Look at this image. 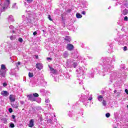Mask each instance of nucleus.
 Segmentation results:
<instances>
[{"instance_id": "19", "label": "nucleus", "mask_w": 128, "mask_h": 128, "mask_svg": "<svg viewBox=\"0 0 128 128\" xmlns=\"http://www.w3.org/2000/svg\"><path fill=\"white\" fill-rule=\"evenodd\" d=\"M12 8H16V10L18 9V6H16V4H14L12 6Z\"/></svg>"}, {"instance_id": "58", "label": "nucleus", "mask_w": 128, "mask_h": 128, "mask_svg": "<svg viewBox=\"0 0 128 128\" xmlns=\"http://www.w3.org/2000/svg\"><path fill=\"white\" fill-rule=\"evenodd\" d=\"M0 6H1V5L0 4Z\"/></svg>"}, {"instance_id": "6", "label": "nucleus", "mask_w": 128, "mask_h": 128, "mask_svg": "<svg viewBox=\"0 0 128 128\" xmlns=\"http://www.w3.org/2000/svg\"><path fill=\"white\" fill-rule=\"evenodd\" d=\"M28 98L29 100H30L31 102H36V98L34 97V96L32 94H29L28 95Z\"/></svg>"}, {"instance_id": "54", "label": "nucleus", "mask_w": 128, "mask_h": 128, "mask_svg": "<svg viewBox=\"0 0 128 128\" xmlns=\"http://www.w3.org/2000/svg\"><path fill=\"white\" fill-rule=\"evenodd\" d=\"M70 114H72V112H70Z\"/></svg>"}, {"instance_id": "39", "label": "nucleus", "mask_w": 128, "mask_h": 128, "mask_svg": "<svg viewBox=\"0 0 128 128\" xmlns=\"http://www.w3.org/2000/svg\"><path fill=\"white\" fill-rule=\"evenodd\" d=\"M37 32H34V33H33V34L34 35V36H36V34H37Z\"/></svg>"}, {"instance_id": "55", "label": "nucleus", "mask_w": 128, "mask_h": 128, "mask_svg": "<svg viewBox=\"0 0 128 128\" xmlns=\"http://www.w3.org/2000/svg\"><path fill=\"white\" fill-rule=\"evenodd\" d=\"M70 114H72V112H70Z\"/></svg>"}, {"instance_id": "21", "label": "nucleus", "mask_w": 128, "mask_h": 128, "mask_svg": "<svg viewBox=\"0 0 128 128\" xmlns=\"http://www.w3.org/2000/svg\"><path fill=\"white\" fill-rule=\"evenodd\" d=\"M28 76H29V78H32L34 76V74L31 73V72H29L28 73Z\"/></svg>"}, {"instance_id": "49", "label": "nucleus", "mask_w": 128, "mask_h": 128, "mask_svg": "<svg viewBox=\"0 0 128 128\" xmlns=\"http://www.w3.org/2000/svg\"><path fill=\"white\" fill-rule=\"evenodd\" d=\"M68 116H70V118H72V115H70V114H68Z\"/></svg>"}, {"instance_id": "31", "label": "nucleus", "mask_w": 128, "mask_h": 128, "mask_svg": "<svg viewBox=\"0 0 128 128\" xmlns=\"http://www.w3.org/2000/svg\"><path fill=\"white\" fill-rule=\"evenodd\" d=\"M7 86H8V84H6V82L3 83V86L6 87Z\"/></svg>"}, {"instance_id": "33", "label": "nucleus", "mask_w": 128, "mask_h": 128, "mask_svg": "<svg viewBox=\"0 0 128 128\" xmlns=\"http://www.w3.org/2000/svg\"><path fill=\"white\" fill-rule=\"evenodd\" d=\"M48 20H52V18H50V15L48 16Z\"/></svg>"}, {"instance_id": "37", "label": "nucleus", "mask_w": 128, "mask_h": 128, "mask_svg": "<svg viewBox=\"0 0 128 128\" xmlns=\"http://www.w3.org/2000/svg\"><path fill=\"white\" fill-rule=\"evenodd\" d=\"M22 18L24 20H26V16H22Z\"/></svg>"}, {"instance_id": "42", "label": "nucleus", "mask_w": 128, "mask_h": 128, "mask_svg": "<svg viewBox=\"0 0 128 128\" xmlns=\"http://www.w3.org/2000/svg\"><path fill=\"white\" fill-rule=\"evenodd\" d=\"M82 14H86V11H82Z\"/></svg>"}, {"instance_id": "15", "label": "nucleus", "mask_w": 128, "mask_h": 128, "mask_svg": "<svg viewBox=\"0 0 128 128\" xmlns=\"http://www.w3.org/2000/svg\"><path fill=\"white\" fill-rule=\"evenodd\" d=\"M64 40H66V42H69L71 40L70 37L68 36H66V38H64Z\"/></svg>"}, {"instance_id": "34", "label": "nucleus", "mask_w": 128, "mask_h": 128, "mask_svg": "<svg viewBox=\"0 0 128 128\" xmlns=\"http://www.w3.org/2000/svg\"><path fill=\"white\" fill-rule=\"evenodd\" d=\"M128 50V47L126 46H124V50L126 51Z\"/></svg>"}, {"instance_id": "28", "label": "nucleus", "mask_w": 128, "mask_h": 128, "mask_svg": "<svg viewBox=\"0 0 128 128\" xmlns=\"http://www.w3.org/2000/svg\"><path fill=\"white\" fill-rule=\"evenodd\" d=\"M124 22H128V16H126L124 18Z\"/></svg>"}, {"instance_id": "14", "label": "nucleus", "mask_w": 128, "mask_h": 128, "mask_svg": "<svg viewBox=\"0 0 128 128\" xmlns=\"http://www.w3.org/2000/svg\"><path fill=\"white\" fill-rule=\"evenodd\" d=\"M76 18H82V16L80 13H76Z\"/></svg>"}, {"instance_id": "45", "label": "nucleus", "mask_w": 128, "mask_h": 128, "mask_svg": "<svg viewBox=\"0 0 128 128\" xmlns=\"http://www.w3.org/2000/svg\"><path fill=\"white\" fill-rule=\"evenodd\" d=\"M40 122H42V120H44V119L42 117L40 118Z\"/></svg>"}, {"instance_id": "18", "label": "nucleus", "mask_w": 128, "mask_h": 128, "mask_svg": "<svg viewBox=\"0 0 128 128\" xmlns=\"http://www.w3.org/2000/svg\"><path fill=\"white\" fill-rule=\"evenodd\" d=\"M98 100H99V102H102V96H98Z\"/></svg>"}, {"instance_id": "2", "label": "nucleus", "mask_w": 128, "mask_h": 128, "mask_svg": "<svg viewBox=\"0 0 128 128\" xmlns=\"http://www.w3.org/2000/svg\"><path fill=\"white\" fill-rule=\"evenodd\" d=\"M8 72V68L6 67V65L2 64L1 65V68H0V76L4 78L6 74Z\"/></svg>"}, {"instance_id": "48", "label": "nucleus", "mask_w": 128, "mask_h": 128, "mask_svg": "<svg viewBox=\"0 0 128 128\" xmlns=\"http://www.w3.org/2000/svg\"><path fill=\"white\" fill-rule=\"evenodd\" d=\"M102 76H106V74H102Z\"/></svg>"}, {"instance_id": "9", "label": "nucleus", "mask_w": 128, "mask_h": 128, "mask_svg": "<svg viewBox=\"0 0 128 128\" xmlns=\"http://www.w3.org/2000/svg\"><path fill=\"white\" fill-rule=\"evenodd\" d=\"M0 94H2V96H8L10 94V93H8V91L3 90L1 92Z\"/></svg>"}, {"instance_id": "10", "label": "nucleus", "mask_w": 128, "mask_h": 128, "mask_svg": "<svg viewBox=\"0 0 128 128\" xmlns=\"http://www.w3.org/2000/svg\"><path fill=\"white\" fill-rule=\"evenodd\" d=\"M8 20L9 22H14V19L12 16L10 15L8 16Z\"/></svg>"}, {"instance_id": "35", "label": "nucleus", "mask_w": 128, "mask_h": 128, "mask_svg": "<svg viewBox=\"0 0 128 128\" xmlns=\"http://www.w3.org/2000/svg\"><path fill=\"white\" fill-rule=\"evenodd\" d=\"M20 104H24V101H20Z\"/></svg>"}, {"instance_id": "4", "label": "nucleus", "mask_w": 128, "mask_h": 128, "mask_svg": "<svg viewBox=\"0 0 128 128\" xmlns=\"http://www.w3.org/2000/svg\"><path fill=\"white\" fill-rule=\"evenodd\" d=\"M78 75L77 76H82L84 74V67H80L78 70H76Z\"/></svg>"}, {"instance_id": "1", "label": "nucleus", "mask_w": 128, "mask_h": 128, "mask_svg": "<svg viewBox=\"0 0 128 128\" xmlns=\"http://www.w3.org/2000/svg\"><path fill=\"white\" fill-rule=\"evenodd\" d=\"M104 64H105V66L103 68V72H110V70H112V68H114V66H110L112 64V60L110 58H105Z\"/></svg>"}, {"instance_id": "17", "label": "nucleus", "mask_w": 128, "mask_h": 128, "mask_svg": "<svg viewBox=\"0 0 128 128\" xmlns=\"http://www.w3.org/2000/svg\"><path fill=\"white\" fill-rule=\"evenodd\" d=\"M10 40H16V36H12L10 37Z\"/></svg>"}, {"instance_id": "56", "label": "nucleus", "mask_w": 128, "mask_h": 128, "mask_svg": "<svg viewBox=\"0 0 128 128\" xmlns=\"http://www.w3.org/2000/svg\"><path fill=\"white\" fill-rule=\"evenodd\" d=\"M42 92H44V90H42Z\"/></svg>"}, {"instance_id": "36", "label": "nucleus", "mask_w": 128, "mask_h": 128, "mask_svg": "<svg viewBox=\"0 0 128 128\" xmlns=\"http://www.w3.org/2000/svg\"><path fill=\"white\" fill-rule=\"evenodd\" d=\"M88 100H92V95L90 96Z\"/></svg>"}, {"instance_id": "20", "label": "nucleus", "mask_w": 128, "mask_h": 128, "mask_svg": "<svg viewBox=\"0 0 128 128\" xmlns=\"http://www.w3.org/2000/svg\"><path fill=\"white\" fill-rule=\"evenodd\" d=\"M64 58H68V52H65L64 54Z\"/></svg>"}, {"instance_id": "51", "label": "nucleus", "mask_w": 128, "mask_h": 128, "mask_svg": "<svg viewBox=\"0 0 128 128\" xmlns=\"http://www.w3.org/2000/svg\"><path fill=\"white\" fill-rule=\"evenodd\" d=\"M38 58V56H36V58Z\"/></svg>"}, {"instance_id": "50", "label": "nucleus", "mask_w": 128, "mask_h": 128, "mask_svg": "<svg viewBox=\"0 0 128 128\" xmlns=\"http://www.w3.org/2000/svg\"><path fill=\"white\" fill-rule=\"evenodd\" d=\"M114 94H116V90H115L114 91Z\"/></svg>"}, {"instance_id": "52", "label": "nucleus", "mask_w": 128, "mask_h": 128, "mask_svg": "<svg viewBox=\"0 0 128 128\" xmlns=\"http://www.w3.org/2000/svg\"><path fill=\"white\" fill-rule=\"evenodd\" d=\"M12 32H14V30H13V31H12Z\"/></svg>"}, {"instance_id": "16", "label": "nucleus", "mask_w": 128, "mask_h": 128, "mask_svg": "<svg viewBox=\"0 0 128 128\" xmlns=\"http://www.w3.org/2000/svg\"><path fill=\"white\" fill-rule=\"evenodd\" d=\"M122 14H124V16H126V14H128V10L125 9L122 12Z\"/></svg>"}, {"instance_id": "47", "label": "nucleus", "mask_w": 128, "mask_h": 128, "mask_svg": "<svg viewBox=\"0 0 128 128\" xmlns=\"http://www.w3.org/2000/svg\"><path fill=\"white\" fill-rule=\"evenodd\" d=\"M79 84H82V82H80Z\"/></svg>"}, {"instance_id": "22", "label": "nucleus", "mask_w": 128, "mask_h": 128, "mask_svg": "<svg viewBox=\"0 0 128 128\" xmlns=\"http://www.w3.org/2000/svg\"><path fill=\"white\" fill-rule=\"evenodd\" d=\"M10 128H14V123L12 122H10Z\"/></svg>"}, {"instance_id": "41", "label": "nucleus", "mask_w": 128, "mask_h": 128, "mask_svg": "<svg viewBox=\"0 0 128 128\" xmlns=\"http://www.w3.org/2000/svg\"><path fill=\"white\" fill-rule=\"evenodd\" d=\"M12 118H13V120H16V116H14V115H12Z\"/></svg>"}, {"instance_id": "24", "label": "nucleus", "mask_w": 128, "mask_h": 128, "mask_svg": "<svg viewBox=\"0 0 128 128\" xmlns=\"http://www.w3.org/2000/svg\"><path fill=\"white\" fill-rule=\"evenodd\" d=\"M102 105L106 106V100H103V102H102Z\"/></svg>"}, {"instance_id": "7", "label": "nucleus", "mask_w": 128, "mask_h": 128, "mask_svg": "<svg viewBox=\"0 0 128 128\" xmlns=\"http://www.w3.org/2000/svg\"><path fill=\"white\" fill-rule=\"evenodd\" d=\"M9 99L10 102H16V96L13 94H10V96Z\"/></svg>"}, {"instance_id": "25", "label": "nucleus", "mask_w": 128, "mask_h": 128, "mask_svg": "<svg viewBox=\"0 0 128 128\" xmlns=\"http://www.w3.org/2000/svg\"><path fill=\"white\" fill-rule=\"evenodd\" d=\"M77 66H78V63L74 62L72 64V66H74V68H76Z\"/></svg>"}, {"instance_id": "43", "label": "nucleus", "mask_w": 128, "mask_h": 128, "mask_svg": "<svg viewBox=\"0 0 128 128\" xmlns=\"http://www.w3.org/2000/svg\"><path fill=\"white\" fill-rule=\"evenodd\" d=\"M20 62H18L17 63V64H16V66H18H18H20Z\"/></svg>"}, {"instance_id": "13", "label": "nucleus", "mask_w": 128, "mask_h": 128, "mask_svg": "<svg viewBox=\"0 0 128 128\" xmlns=\"http://www.w3.org/2000/svg\"><path fill=\"white\" fill-rule=\"evenodd\" d=\"M50 68L52 74H56V72H58V71L54 69V68L52 67H50Z\"/></svg>"}, {"instance_id": "40", "label": "nucleus", "mask_w": 128, "mask_h": 128, "mask_svg": "<svg viewBox=\"0 0 128 128\" xmlns=\"http://www.w3.org/2000/svg\"><path fill=\"white\" fill-rule=\"evenodd\" d=\"M125 92L126 94H128V89L125 90Z\"/></svg>"}, {"instance_id": "46", "label": "nucleus", "mask_w": 128, "mask_h": 128, "mask_svg": "<svg viewBox=\"0 0 128 128\" xmlns=\"http://www.w3.org/2000/svg\"><path fill=\"white\" fill-rule=\"evenodd\" d=\"M42 82H44V80H42V81L40 82V84H42Z\"/></svg>"}, {"instance_id": "27", "label": "nucleus", "mask_w": 128, "mask_h": 128, "mask_svg": "<svg viewBox=\"0 0 128 128\" xmlns=\"http://www.w3.org/2000/svg\"><path fill=\"white\" fill-rule=\"evenodd\" d=\"M28 4H30L31 2H32L33 0H26Z\"/></svg>"}, {"instance_id": "23", "label": "nucleus", "mask_w": 128, "mask_h": 128, "mask_svg": "<svg viewBox=\"0 0 128 128\" xmlns=\"http://www.w3.org/2000/svg\"><path fill=\"white\" fill-rule=\"evenodd\" d=\"M33 96L34 98H38V94L37 93H34L33 94Z\"/></svg>"}, {"instance_id": "29", "label": "nucleus", "mask_w": 128, "mask_h": 128, "mask_svg": "<svg viewBox=\"0 0 128 128\" xmlns=\"http://www.w3.org/2000/svg\"><path fill=\"white\" fill-rule=\"evenodd\" d=\"M8 110H9V112H12V108H10L8 109Z\"/></svg>"}, {"instance_id": "26", "label": "nucleus", "mask_w": 128, "mask_h": 128, "mask_svg": "<svg viewBox=\"0 0 128 128\" xmlns=\"http://www.w3.org/2000/svg\"><path fill=\"white\" fill-rule=\"evenodd\" d=\"M106 118H110V113H107L106 114Z\"/></svg>"}, {"instance_id": "5", "label": "nucleus", "mask_w": 128, "mask_h": 128, "mask_svg": "<svg viewBox=\"0 0 128 128\" xmlns=\"http://www.w3.org/2000/svg\"><path fill=\"white\" fill-rule=\"evenodd\" d=\"M34 126V120L31 119L29 122L28 126L29 128H32Z\"/></svg>"}, {"instance_id": "8", "label": "nucleus", "mask_w": 128, "mask_h": 128, "mask_svg": "<svg viewBox=\"0 0 128 128\" xmlns=\"http://www.w3.org/2000/svg\"><path fill=\"white\" fill-rule=\"evenodd\" d=\"M74 45L72 44H67L66 46V49L68 50H74Z\"/></svg>"}, {"instance_id": "38", "label": "nucleus", "mask_w": 128, "mask_h": 128, "mask_svg": "<svg viewBox=\"0 0 128 128\" xmlns=\"http://www.w3.org/2000/svg\"><path fill=\"white\" fill-rule=\"evenodd\" d=\"M9 28H10L11 30H12V28H14V26H10Z\"/></svg>"}, {"instance_id": "44", "label": "nucleus", "mask_w": 128, "mask_h": 128, "mask_svg": "<svg viewBox=\"0 0 128 128\" xmlns=\"http://www.w3.org/2000/svg\"><path fill=\"white\" fill-rule=\"evenodd\" d=\"M52 60L51 58H47V60Z\"/></svg>"}, {"instance_id": "57", "label": "nucleus", "mask_w": 128, "mask_h": 128, "mask_svg": "<svg viewBox=\"0 0 128 128\" xmlns=\"http://www.w3.org/2000/svg\"><path fill=\"white\" fill-rule=\"evenodd\" d=\"M14 122H16V120H14Z\"/></svg>"}, {"instance_id": "30", "label": "nucleus", "mask_w": 128, "mask_h": 128, "mask_svg": "<svg viewBox=\"0 0 128 128\" xmlns=\"http://www.w3.org/2000/svg\"><path fill=\"white\" fill-rule=\"evenodd\" d=\"M18 40L20 42H22V38H19Z\"/></svg>"}, {"instance_id": "12", "label": "nucleus", "mask_w": 128, "mask_h": 128, "mask_svg": "<svg viewBox=\"0 0 128 128\" xmlns=\"http://www.w3.org/2000/svg\"><path fill=\"white\" fill-rule=\"evenodd\" d=\"M11 106H12L14 108H18V103L16 102L15 104H12Z\"/></svg>"}, {"instance_id": "11", "label": "nucleus", "mask_w": 128, "mask_h": 128, "mask_svg": "<svg viewBox=\"0 0 128 128\" xmlns=\"http://www.w3.org/2000/svg\"><path fill=\"white\" fill-rule=\"evenodd\" d=\"M36 68L38 70H42V64H40V63H38L36 64Z\"/></svg>"}, {"instance_id": "53", "label": "nucleus", "mask_w": 128, "mask_h": 128, "mask_svg": "<svg viewBox=\"0 0 128 128\" xmlns=\"http://www.w3.org/2000/svg\"><path fill=\"white\" fill-rule=\"evenodd\" d=\"M127 108H128V105L127 106Z\"/></svg>"}, {"instance_id": "3", "label": "nucleus", "mask_w": 128, "mask_h": 128, "mask_svg": "<svg viewBox=\"0 0 128 128\" xmlns=\"http://www.w3.org/2000/svg\"><path fill=\"white\" fill-rule=\"evenodd\" d=\"M10 0H5L4 6L1 7V11L4 12L6 8H8V6H10Z\"/></svg>"}, {"instance_id": "32", "label": "nucleus", "mask_w": 128, "mask_h": 128, "mask_svg": "<svg viewBox=\"0 0 128 128\" xmlns=\"http://www.w3.org/2000/svg\"><path fill=\"white\" fill-rule=\"evenodd\" d=\"M45 102L48 103L50 102V100L48 98L46 99Z\"/></svg>"}]
</instances>
